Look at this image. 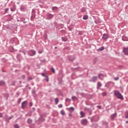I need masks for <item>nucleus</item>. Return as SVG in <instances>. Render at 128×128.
<instances>
[{
	"mask_svg": "<svg viewBox=\"0 0 128 128\" xmlns=\"http://www.w3.org/2000/svg\"><path fill=\"white\" fill-rule=\"evenodd\" d=\"M114 96H116V98H119L120 100H124V96H122V95L120 92L118 90L114 91Z\"/></svg>",
	"mask_w": 128,
	"mask_h": 128,
	"instance_id": "1",
	"label": "nucleus"
},
{
	"mask_svg": "<svg viewBox=\"0 0 128 128\" xmlns=\"http://www.w3.org/2000/svg\"><path fill=\"white\" fill-rule=\"evenodd\" d=\"M28 106V102L26 101H24L22 104V108H24Z\"/></svg>",
	"mask_w": 128,
	"mask_h": 128,
	"instance_id": "2",
	"label": "nucleus"
},
{
	"mask_svg": "<svg viewBox=\"0 0 128 128\" xmlns=\"http://www.w3.org/2000/svg\"><path fill=\"white\" fill-rule=\"evenodd\" d=\"M88 123V120L86 119L82 120H81V124H84V126H86V124Z\"/></svg>",
	"mask_w": 128,
	"mask_h": 128,
	"instance_id": "3",
	"label": "nucleus"
},
{
	"mask_svg": "<svg viewBox=\"0 0 128 128\" xmlns=\"http://www.w3.org/2000/svg\"><path fill=\"white\" fill-rule=\"evenodd\" d=\"M124 52L126 56H128V48H124Z\"/></svg>",
	"mask_w": 128,
	"mask_h": 128,
	"instance_id": "4",
	"label": "nucleus"
},
{
	"mask_svg": "<svg viewBox=\"0 0 128 128\" xmlns=\"http://www.w3.org/2000/svg\"><path fill=\"white\" fill-rule=\"evenodd\" d=\"M102 38H103L104 40H106L108 38V34H104Z\"/></svg>",
	"mask_w": 128,
	"mask_h": 128,
	"instance_id": "5",
	"label": "nucleus"
},
{
	"mask_svg": "<svg viewBox=\"0 0 128 128\" xmlns=\"http://www.w3.org/2000/svg\"><path fill=\"white\" fill-rule=\"evenodd\" d=\"M29 54L31 56H34V54H36V51L30 50L29 52Z\"/></svg>",
	"mask_w": 128,
	"mask_h": 128,
	"instance_id": "6",
	"label": "nucleus"
},
{
	"mask_svg": "<svg viewBox=\"0 0 128 128\" xmlns=\"http://www.w3.org/2000/svg\"><path fill=\"white\" fill-rule=\"evenodd\" d=\"M47 19L48 20H50V18H53L54 16H52V14H47Z\"/></svg>",
	"mask_w": 128,
	"mask_h": 128,
	"instance_id": "7",
	"label": "nucleus"
},
{
	"mask_svg": "<svg viewBox=\"0 0 128 128\" xmlns=\"http://www.w3.org/2000/svg\"><path fill=\"white\" fill-rule=\"evenodd\" d=\"M96 80H98V77H96V76H94L92 78V80L94 82H96Z\"/></svg>",
	"mask_w": 128,
	"mask_h": 128,
	"instance_id": "8",
	"label": "nucleus"
},
{
	"mask_svg": "<svg viewBox=\"0 0 128 128\" xmlns=\"http://www.w3.org/2000/svg\"><path fill=\"white\" fill-rule=\"evenodd\" d=\"M80 114L81 116L80 118H84V113L82 112H80Z\"/></svg>",
	"mask_w": 128,
	"mask_h": 128,
	"instance_id": "9",
	"label": "nucleus"
},
{
	"mask_svg": "<svg viewBox=\"0 0 128 128\" xmlns=\"http://www.w3.org/2000/svg\"><path fill=\"white\" fill-rule=\"evenodd\" d=\"M88 16L87 15H84L83 16V20H88Z\"/></svg>",
	"mask_w": 128,
	"mask_h": 128,
	"instance_id": "10",
	"label": "nucleus"
},
{
	"mask_svg": "<svg viewBox=\"0 0 128 128\" xmlns=\"http://www.w3.org/2000/svg\"><path fill=\"white\" fill-rule=\"evenodd\" d=\"M68 110H70V112H74V107H70Z\"/></svg>",
	"mask_w": 128,
	"mask_h": 128,
	"instance_id": "11",
	"label": "nucleus"
},
{
	"mask_svg": "<svg viewBox=\"0 0 128 128\" xmlns=\"http://www.w3.org/2000/svg\"><path fill=\"white\" fill-rule=\"evenodd\" d=\"M116 114H114L112 115L111 118H112V120H113V118H114L116 117Z\"/></svg>",
	"mask_w": 128,
	"mask_h": 128,
	"instance_id": "12",
	"label": "nucleus"
},
{
	"mask_svg": "<svg viewBox=\"0 0 128 128\" xmlns=\"http://www.w3.org/2000/svg\"><path fill=\"white\" fill-rule=\"evenodd\" d=\"M54 102L56 104H58V98H55Z\"/></svg>",
	"mask_w": 128,
	"mask_h": 128,
	"instance_id": "13",
	"label": "nucleus"
},
{
	"mask_svg": "<svg viewBox=\"0 0 128 128\" xmlns=\"http://www.w3.org/2000/svg\"><path fill=\"white\" fill-rule=\"evenodd\" d=\"M52 10H58V7L56 6L52 7Z\"/></svg>",
	"mask_w": 128,
	"mask_h": 128,
	"instance_id": "14",
	"label": "nucleus"
},
{
	"mask_svg": "<svg viewBox=\"0 0 128 128\" xmlns=\"http://www.w3.org/2000/svg\"><path fill=\"white\" fill-rule=\"evenodd\" d=\"M32 120L31 119H28L27 122H28V124H32Z\"/></svg>",
	"mask_w": 128,
	"mask_h": 128,
	"instance_id": "15",
	"label": "nucleus"
},
{
	"mask_svg": "<svg viewBox=\"0 0 128 128\" xmlns=\"http://www.w3.org/2000/svg\"><path fill=\"white\" fill-rule=\"evenodd\" d=\"M10 10L11 12H14V10H16V7L14 6Z\"/></svg>",
	"mask_w": 128,
	"mask_h": 128,
	"instance_id": "16",
	"label": "nucleus"
},
{
	"mask_svg": "<svg viewBox=\"0 0 128 128\" xmlns=\"http://www.w3.org/2000/svg\"><path fill=\"white\" fill-rule=\"evenodd\" d=\"M4 82L1 81L0 82V86H4Z\"/></svg>",
	"mask_w": 128,
	"mask_h": 128,
	"instance_id": "17",
	"label": "nucleus"
},
{
	"mask_svg": "<svg viewBox=\"0 0 128 128\" xmlns=\"http://www.w3.org/2000/svg\"><path fill=\"white\" fill-rule=\"evenodd\" d=\"M98 88H100V86H102V84L100 82H98Z\"/></svg>",
	"mask_w": 128,
	"mask_h": 128,
	"instance_id": "18",
	"label": "nucleus"
},
{
	"mask_svg": "<svg viewBox=\"0 0 128 128\" xmlns=\"http://www.w3.org/2000/svg\"><path fill=\"white\" fill-rule=\"evenodd\" d=\"M62 38L63 42H66V40H68V39L66 38Z\"/></svg>",
	"mask_w": 128,
	"mask_h": 128,
	"instance_id": "19",
	"label": "nucleus"
},
{
	"mask_svg": "<svg viewBox=\"0 0 128 128\" xmlns=\"http://www.w3.org/2000/svg\"><path fill=\"white\" fill-rule=\"evenodd\" d=\"M104 50V47H101L98 48V50Z\"/></svg>",
	"mask_w": 128,
	"mask_h": 128,
	"instance_id": "20",
	"label": "nucleus"
},
{
	"mask_svg": "<svg viewBox=\"0 0 128 128\" xmlns=\"http://www.w3.org/2000/svg\"><path fill=\"white\" fill-rule=\"evenodd\" d=\"M14 128H20V126L18 124L14 125Z\"/></svg>",
	"mask_w": 128,
	"mask_h": 128,
	"instance_id": "21",
	"label": "nucleus"
},
{
	"mask_svg": "<svg viewBox=\"0 0 128 128\" xmlns=\"http://www.w3.org/2000/svg\"><path fill=\"white\" fill-rule=\"evenodd\" d=\"M66 101L69 102H70V99L67 98H66Z\"/></svg>",
	"mask_w": 128,
	"mask_h": 128,
	"instance_id": "22",
	"label": "nucleus"
},
{
	"mask_svg": "<svg viewBox=\"0 0 128 128\" xmlns=\"http://www.w3.org/2000/svg\"><path fill=\"white\" fill-rule=\"evenodd\" d=\"M51 71L52 72H53L54 74L55 71H54V68H51Z\"/></svg>",
	"mask_w": 128,
	"mask_h": 128,
	"instance_id": "23",
	"label": "nucleus"
},
{
	"mask_svg": "<svg viewBox=\"0 0 128 128\" xmlns=\"http://www.w3.org/2000/svg\"><path fill=\"white\" fill-rule=\"evenodd\" d=\"M72 100H76V97L74 96H72Z\"/></svg>",
	"mask_w": 128,
	"mask_h": 128,
	"instance_id": "24",
	"label": "nucleus"
},
{
	"mask_svg": "<svg viewBox=\"0 0 128 128\" xmlns=\"http://www.w3.org/2000/svg\"><path fill=\"white\" fill-rule=\"evenodd\" d=\"M114 80H120V78L118 77L114 78Z\"/></svg>",
	"mask_w": 128,
	"mask_h": 128,
	"instance_id": "25",
	"label": "nucleus"
},
{
	"mask_svg": "<svg viewBox=\"0 0 128 128\" xmlns=\"http://www.w3.org/2000/svg\"><path fill=\"white\" fill-rule=\"evenodd\" d=\"M58 107L60 108H62V104H60L58 106Z\"/></svg>",
	"mask_w": 128,
	"mask_h": 128,
	"instance_id": "26",
	"label": "nucleus"
},
{
	"mask_svg": "<svg viewBox=\"0 0 128 128\" xmlns=\"http://www.w3.org/2000/svg\"><path fill=\"white\" fill-rule=\"evenodd\" d=\"M126 118H128V112H126Z\"/></svg>",
	"mask_w": 128,
	"mask_h": 128,
	"instance_id": "27",
	"label": "nucleus"
},
{
	"mask_svg": "<svg viewBox=\"0 0 128 128\" xmlns=\"http://www.w3.org/2000/svg\"><path fill=\"white\" fill-rule=\"evenodd\" d=\"M8 8H6L5 9V12H8Z\"/></svg>",
	"mask_w": 128,
	"mask_h": 128,
	"instance_id": "28",
	"label": "nucleus"
},
{
	"mask_svg": "<svg viewBox=\"0 0 128 128\" xmlns=\"http://www.w3.org/2000/svg\"><path fill=\"white\" fill-rule=\"evenodd\" d=\"M102 96H106V92H103V93H102Z\"/></svg>",
	"mask_w": 128,
	"mask_h": 128,
	"instance_id": "29",
	"label": "nucleus"
},
{
	"mask_svg": "<svg viewBox=\"0 0 128 128\" xmlns=\"http://www.w3.org/2000/svg\"><path fill=\"white\" fill-rule=\"evenodd\" d=\"M60 114H62V116H64V112L63 111H60Z\"/></svg>",
	"mask_w": 128,
	"mask_h": 128,
	"instance_id": "30",
	"label": "nucleus"
},
{
	"mask_svg": "<svg viewBox=\"0 0 128 128\" xmlns=\"http://www.w3.org/2000/svg\"><path fill=\"white\" fill-rule=\"evenodd\" d=\"M82 12H86V9L82 8Z\"/></svg>",
	"mask_w": 128,
	"mask_h": 128,
	"instance_id": "31",
	"label": "nucleus"
},
{
	"mask_svg": "<svg viewBox=\"0 0 128 128\" xmlns=\"http://www.w3.org/2000/svg\"><path fill=\"white\" fill-rule=\"evenodd\" d=\"M30 106H32V103L30 102Z\"/></svg>",
	"mask_w": 128,
	"mask_h": 128,
	"instance_id": "32",
	"label": "nucleus"
},
{
	"mask_svg": "<svg viewBox=\"0 0 128 128\" xmlns=\"http://www.w3.org/2000/svg\"><path fill=\"white\" fill-rule=\"evenodd\" d=\"M42 50H41V51H38V53L39 54H42Z\"/></svg>",
	"mask_w": 128,
	"mask_h": 128,
	"instance_id": "33",
	"label": "nucleus"
},
{
	"mask_svg": "<svg viewBox=\"0 0 128 128\" xmlns=\"http://www.w3.org/2000/svg\"><path fill=\"white\" fill-rule=\"evenodd\" d=\"M102 76V74H100L99 75H98V78H100V76Z\"/></svg>",
	"mask_w": 128,
	"mask_h": 128,
	"instance_id": "34",
	"label": "nucleus"
},
{
	"mask_svg": "<svg viewBox=\"0 0 128 128\" xmlns=\"http://www.w3.org/2000/svg\"><path fill=\"white\" fill-rule=\"evenodd\" d=\"M2 114L0 113V118H2Z\"/></svg>",
	"mask_w": 128,
	"mask_h": 128,
	"instance_id": "35",
	"label": "nucleus"
},
{
	"mask_svg": "<svg viewBox=\"0 0 128 128\" xmlns=\"http://www.w3.org/2000/svg\"><path fill=\"white\" fill-rule=\"evenodd\" d=\"M41 74L42 76H44V74Z\"/></svg>",
	"mask_w": 128,
	"mask_h": 128,
	"instance_id": "36",
	"label": "nucleus"
},
{
	"mask_svg": "<svg viewBox=\"0 0 128 128\" xmlns=\"http://www.w3.org/2000/svg\"><path fill=\"white\" fill-rule=\"evenodd\" d=\"M46 80V82H48V78H47Z\"/></svg>",
	"mask_w": 128,
	"mask_h": 128,
	"instance_id": "37",
	"label": "nucleus"
},
{
	"mask_svg": "<svg viewBox=\"0 0 128 128\" xmlns=\"http://www.w3.org/2000/svg\"><path fill=\"white\" fill-rule=\"evenodd\" d=\"M98 108H100V106H98Z\"/></svg>",
	"mask_w": 128,
	"mask_h": 128,
	"instance_id": "38",
	"label": "nucleus"
},
{
	"mask_svg": "<svg viewBox=\"0 0 128 128\" xmlns=\"http://www.w3.org/2000/svg\"><path fill=\"white\" fill-rule=\"evenodd\" d=\"M128 122H126V123L128 124Z\"/></svg>",
	"mask_w": 128,
	"mask_h": 128,
	"instance_id": "39",
	"label": "nucleus"
},
{
	"mask_svg": "<svg viewBox=\"0 0 128 128\" xmlns=\"http://www.w3.org/2000/svg\"><path fill=\"white\" fill-rule=\"evenodd\" d=\"M55 48H56V47H55Z\"/></svg>",
	"mask_w": 128,
	"mask_h": 128,
	"instance_id": "40",
	"label": "nucleus"
},
{
	"mask_svg": "<svg viewBox=\"0 0 128 128\" xmlns=\"http://www.w3.org/2000/svg\"><path fill=\"white\" fill-rule=\"evenodd\" d=\"M33 110H34V108H33Z\"/></svg>",
	"mask_w": 128,
	"mask_h": 128,
	"instance_id": "41",
	"label": "nucleus"
}]
</instances>
